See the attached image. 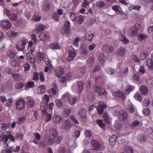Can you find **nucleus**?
<instances>
[{"instance_id":"f257e3e1","label":"nucleus","mask_w":153,"mask_h":153,"mask_svg":"<svg viewBox=\"0 0 153 153\" xmlns=\"http://www.w3.org/2000/svg\"><path fill=\"white\" fill-rule=\"evenodd\" d=\"M51 134L52 137L48 139H46L44 140L43 146H50L54 143V140L57 137L58 132L56 129H53L51 131Z\"/></svg>"},{"instance_id":"f03ea898","label":"nucleus","mask_w":153,"mask_h":153,"mask_svg":"<svg viewBox=\"0 0 153 153\" xmlns=\"http://www.w3.org/2000/svg\"><path fill=\"white\" fill-rule=\"evenodd\" d=\"M39 38L41 40L46 42L50 41V37L48 32H44L40 34Z\"/></svg>"},{"instance_id":"7ed1b4c3","label":"nucleus","mask_w":153,"mask_h":153,"mask_svg":"<svg viewBox=\"0 0 153 153\" xmlns=\"http://www.w3.org/2000/svg\"><path fill=\"white\" fill-rule=\"evenodd\" d=\"M25 102L24 99L21 98L18 100L16 102V109L18 110L23 109L25 106Z\"/></svg>"},{"instance_id":"20e7f679","label":"nucleus","mask_w":153,"mask_h":153,"mask_svg":"<svg viewBox=\"0 0 153 153\" xmlns=\"http://www.w3.org/2000/svg\"><path fill=\"white\" fill-rule=\"evenodd\" d=\"M27 43L26 41L25 40L20 41L17 43L16 48L18 51H22L25 49Z\"/></svg>"},{"instance_id":"39448f33","label":"nucleus","mask_w":153,"mask_h":153,"mask_svg":"<svg viewBox=\"0 0 153 153\" xmlns=\"http://www.w3.org/2000/svg\"><path fill=\"white\" fill-rule=\"evenodd\" d=\"M94 91L97 92L100 96L102 95H106L108 94V92L106 90L103 92V89L102 87L97 85H95L93 87Z\"/></svg>"},{"instance_id":"423d86ee","label":"nucleus","mask_w":153,"mask_h":153,"mask_svg":"<svg viewBox=\"0 0 153 153\" xmlns=\"http://www.w3.org/2000/svg\"><path fill=\"white\" fill-rule=\"evenodd\" d=\"M48 104L47 103L44 102V101H42L40 104V109L42 111V115L44 117L47 113V110L48 108Z\"/></svg>"},{"instance_id":"0eeeda50","label":"nucleus","mask_w":153,"mask_h":153,"mask_svg":"<svg viewBox=\"0 0 153 153\" xmlns=\"http://www.w3.org/2000/svg\"><path fill=\"white\" fill-rule=\"evenodd\" d=\"M1 26L3 29L7 30L11 27V24L9 20H4L1 21Z\"/></svg>"},{"instance_id":"6e6552de","label":"nucleus","mask_w":153,"mask_h":153,"mask_svg":"<svg viewBox=\"0 0 153 153\" xmlns=\"http://www.w3.org/2000/svg\"><path fill=\"white\" fill-rule=\"evenodd\" d=\"M127 113L124 110L120 111L119 114V119L121 121L125 120L127 117Z\"/></svg>"},{"instance_id":"1a4fd4ad","label":"nucleus","mask_w":153,"mask_h":153,"mask_svg":"<svg viewBox=\"0 0 153 153\" xmlns=\"http://www.w3.org/2000/svg\"><path fill=\"white\" fill-rule=\"evenodd\" d=\"M65 72L64 69L60 66L56 68L55 71L56 76L60 78L61 75H63Z\"/></svg>"},{"instance_id":"9d476101","label":"nucleus","mask_w":153,"mask_h":153,"mask_svg":"<svg viewBox=\"0 0 153 153\" xmlns=\"http://www.w3.org/2000/svg\"><path fill=\"white\" fill-rule=\"evenodd\" d=\"M114 47L112 46H108L106 44L103 45L102 47V50L104 52L108 53H112L114 51Z\"/></svg>"},{"instance_id":"9b49d317","label":"nucleus","mask_w":153,"mask_h":153,"mask_svg":"<svg viewBox=\"0 0 153 153\" xmlns=\"http://www.w3.org/2000/svg\"><path fill=\"white\" fill-rule=\"evenodd\" d=\"M51 7V4L48 1H45L42 4V8L43 10L45 12L49 10Z\"/></svg>"},{"instance_id":"f8f14e48","label":"nucleus","mask_w":153,"mask_h":153,"mask_svg":"<svg viewBox=\"0 0 153 153\" xmlns=\"http://www.w3.org/2000/svg\"><path fill=\"white\" fill-rule=\"evenodd\" d=\"M93 148L94 150L99 149L100 147L101 144L100 142L94 140H92L91 141Z\"/></svg>"},{"instance_id":"ddd939ff","label":"nucleus","mask_w":153,"mask_h":153,"mask_svg":"<svg viewBox=\"0 0 153 153\" xmlns=\"http://www.w3.org/2000/svg\"><path fill=\"white\" fill-rule=\"evenodd\" d=\"M10 124L8 123H2L1 124V127H0V131L2 134H4L6 130L9 127Z\"/></svg>"},{"instance_id":"4468645a","label":"nucleus","mask_w":153,"mask_h":153,"mask_svg":"<svg viewBox=\"0 0 153 153\" xmlns=\"http://www.w3.org/2000/svg\"><path fill=\"white\" fill-rule=\"evenodd\" d=\"M63 119V117L61 116L54 114L53 118V121L56 123H58Z\"/></svg>"},{"instance_id":"2eb2a0df","label":"nucleus","mask_w":153,"mask_h":153,"mask_svg":"<svg viewBox=\"0 0 153 153\" xmlns=\"http://www.w3.org/2000/svg\"><path fill=\"white\" fill-rule=\"evenodd\" d=\"M70 25L71 24L69 22H66L64 24L65 26L66 27V28L65 29V30L63 32L62 31H61V32L63 33H65L66 34L68 33L70 30Z\"/></svg>"},{"instance_id":"dca6fc26","label":"nucleus","mask_w":153,"mask_h":153,"mask_svg":"<svg viewBox=\"0 0 153 153\" xmlns=\"http://www.w3.org/2000/svg\"><path fill=\"white\" fill-rule=\"evenodd\" d=\"M94 36V34L91 32H88L86 33L85 35V39L88 41H91Z\"/></svg>"},{"instance_id":"f3484780","label":"nucleus","mask_w":153,"mask_h":153,"mask_svg":"<svg viewBox=\"0 0 153 153\" xmlns=\"http://www.w3.org/2000/svg\"><path fill=\"white\" fill-rule=\"evenodd\" d=\"M70 152L69 149H66L65 147L64 146L60 147L58 151V153H70Z\"/></svg>"},{"instance_id":"a211bd4d","label":"nucleus","mask_w":153,"mask_h":153,"mask_svg":"<svg viewBox=\"0 0 153 153\" xmlns=\"http://www.w3.org/2000/svg\"><path fill=\"white\" fill-rule=\"evenodd\" d=\"M76 55V53L74 51L70 50L69 52V56L68 60L70 61L73 60Z\"/></svg>"},{"instance_id":"6ab92c4d","label":"nucleus","mask_w":153,"mask_h":153,"mask_svg":"<svg viewBox=\"0 0 153 153\" xmlns=\"http://www.w3.org/2000/svg\"><path fill=\"white\" fill-rule=\"evenodd\" d=\"M106 105L104 104H101L99 105L97 108L98 112L99 114H101L104 111V109L106 107Z\"/></svg>"},{"instance_id":"aec40b11","label":"nucleus","mask_w":153,"mask_h":153,"mask_svg":"<svg viewBox=\"0 0 153 153\" xmlns=\"http://www.w3.org/2000/svg\"><path fill=\"white\" fill-rule=\"evenodd\" d=\"M117 140V137L114 135H113L109 138V142L111 143V145L113 146L115 144Z\"/></svg>"},{"instance_id":"412c9836","label":"nucleus","mask_w":153,"mask_h":153,"mask_svg":"<svg viewBox=\"0 0 153 153\" xmlns=\"http://www.w3.org/2000/svg\"><path fill=\"white\" fill-rule=\"evenodd\" d=\"M77 85L78 87V93L79 94H80L82 92L83 90L84 83L82 81H79L77 82Z\"/></svg>"},{"instance_id":"4be33fe9","label":"nucleus","mask_w":153,"mask_h":153,"mask_svg":"<svg viewBox=\"0 0 153 153\" xmlns=\"http://www.w3.org/2000/svg\"><path fill=\"white\" fill-rule=\"evenodd\" d=\"M138 29L135 26L132 27L130 32V35L134 36L137 35L138 33Z\"/></svg>"},{"instance_id":"5701e85b","label":"nucleus","mask_w":153,"mask_h":153,"mask_svg":"<svg viewBox=\"0 0 153 153\" xmlns=\"http://www.w3.org/2000/svg\"><path fill=\"white\" fill-rule=\"evenodd\" d=\"M119 40L122 41L124 44H127L129 42L128 40L126 39L125 36L123 34H120L119 36Z\"/></svg>"},{"instance_id":"b1692460","label":"nucleus","mask_w":153,"mask_h":153,"mask_svg":"<svg viewBox=\"0 0 153 153\" xmlns=\"http://www.w3.org/2000/svg\"><path fill=\"white\" fill-rule=\"evenodd\" d=\"M125 53V49L124 47H121L117 50V54L120 56H123Z\"/></svg>"},{"instance_id":"393cba45","label":"nucleus","mask_w":153,"mask_h":153,"mask_svg":"<svg viewBox=\"0 0 153 153\" xmlns=\"http://www.w3.org/2000/svg\"><path fill=\"white\" fill-rule=\"evenodd\" d=\"M105 56L104 54L102 52L100 54L98 61L100 62V65H102L104 62Z\"/></svg>"},{"instance_id":"a878e982","label":"nucleus","mask_w":153,"mask_h":153,"mask_svg":"<svg viewBox=\"0 0 153 153\" xmlns=\"http://www.w3.org/2000/svg\"><path fill=\"white\" fill-rule=\"evenodd\" d=\"M80 49L81 53L82 54L86 55L89 53V51L87 48L85 46H82L81 47Z\"/></svg>"},{"instance_id":"bb28decb","label":"nucleus","mask_w":153,"mask_h":153,"mask_svg":"<svg viewBox=\"0 0 153 153\" xmlns=\"http://www.w3.org/2000/svg\"><path fill=\"white\" fill-rule=\"evenodd\" d=\"M96 123L102 128L103 129L105 127V124L103 123L102 120L98 119L96 121Z\"/></svg>"},{"instance_id":"cd10ccee","label":"nucleus","mask_w":153,"mask_h":153,"mask_svg":"<svg viewBox=\"0 0 153 153\" xmlns=\"http://www.w3.org/2000/svg\"><path fill=\"white\" fill-rule=\"evenodd\" d=\"M80 117L82 119H85L86 117L87 112L85 109H82L79 112Z\"/></svg>"},{"instance_id":"c85d7f7f","label":"nucleus","mask_w":153,"mask_h":153,"mask_svg":"<svg viewBox=\"0 0 153 153\" xmlns=\"http://www.w3.org/2000/svg\"><path fill=\"white\" fill-rule=\"evenodd\" d=\"M140 90L141 93L143 95H146L148 93V88L145 86H141Z\"/></svg>"},{"instance_id":"c756f323","label":"nucleus","mask_w":153,"mask_h":153,"mask_svg":"<svg viewBox=\"0 0 153 153\" xmlns=\"http://www.w3.org/2000/svg\"><path fill=\"white\" fill-rule=\"evenodd\" d=\"M12 75L13 79L15 81H19L21 79V77L18 73H12Z\"/></svg>"},{"instance_id":"7c9ffc66","label":"nucleus","mask_w":153,"mask_h":153,"mask_svg":"<svg viewBox=\"0 0 153 153\" xmlns=\"http://www.w3.org/2000/svg\"><path fill=\"white\" fill-rule=\"evenodd\" d=\"M34 86L35 85L33 81H29L25 85V89H27L30 88H33Z\"/></svg>"},{"instance_id":"2f4dec72","label":"nucleus","mask_w":153,"mask_h":153,"mask_svg":"<svg viewBox=\"0 0 153 153\" xmlns=\"http://www.w3.org/2000/svg\"><path fill=\"white\" fill-rule=\"evenodd\" d=\"M50 47L53 49H60V46L56 42H53L50 45Z\"/></svg>"},{"instance_id":"473e14b6","label":"nucleus","mask_w":153,"mask_h":153,"mask_svg":"<svg viewBox=\"0 0 153 153\" xmlns=\"http://www.w3.org/2000/svg\"><path fill=\"white\" fill-rule=\"evenodd\" d=\"M83 17L81 16H79L76 17L75 22L78 24H81L83 22Z\"/></svg>"},{"instance_id":"72a5a7b5","label":"nucleus","mask_w":153,"mask_h":153,"mask_svg":"<svg viewBox=\"0 0 153 153\" xmlns=\"http://www.w3.org/2000/svg\"><path fill=\"white\" fill-rule=\"evenodd\" d=\"M7 55L8 57L10 58H13L16 56V53L10 50H8L7 52Z\"/></svg>"},{"instance_id":"f704fd0d","label":"nucleus","mask_w":153,"mask_h":153,"mask_svg":"<svg viewBox=\"0 0 153 153\" xmlns=\"http://www.w3.org/2000/svg\"><path fill=\"white\" fill-rule=\"evenodd\" d=\"M147 65L149 68L152 70H153V61L150 59H148L147 60Z\"/></svg>"},{"instance_id":"c9c22d12","label":"nucleus","mask_w":153,"mask_h":153,"mask_svg":"<svg viewBox=\"0 0 153 153\" xmlns=\"http://www.w3.org/2000/svg\"><path fill=\"white\" fill-rule=\"evenodd\" d=\"M76 100V98L75 97H70L69 100L68 102L71 105H74L75 104Z\"/></svg>"},{"instance_id":"e433bc0d","label":"nucleus","mask_w":153,"mask_h":153,"mask_svg":"<svg viewBox=\"0 0 153 153\" xmlns=\"http://www.w3.org/2000/svg\"><path fill=\"white\" fill-rule=\"evenodd\" d=\"M37 57L40 61H43L44 59V52H40L37 53Z\"/></svg>"},{"instance_id":"4c0bfd02","label":"nucleus","mask_w":153,"mask_h":153,"mask_svg":"<svg viewBox=\"0 0 153 153\" xmlns=\"http://www.w3.org/2000/svg\"><path fill=\"white\" fill-rule=\"evenodd\" d=\"M138 141L141 143H143L145 142L146 140L143 134H141L138 137Z\"/></svg>"},{"instance_id":"58836bf2","label":"nucleus","mask_w":153,"mask_h":153,"mask_svg":"<svg viewBox=\"0 0 153 153\" xmlns=\"http://www.w3.org/2000/svg\"><path fill=\"white\" fill-rule=\"evenodd\" d=\"M134 86L131 85L127 86L126 88V93L128 94L131 91L134 90Z\"/></svg>"},{"instance_id":"ea45409f","label":"nucleus","mask_w":153,"mask_h":153,"mask_svg":"<svg viewBox=\"0 0 153 153\" xmlns=\"http://www.w3.org/2000/svg\"><path fill=\"white\" fill-rule=\"evenodd\" d=\"M71 111V109L68 108H66L65 109L62 113V115L65 117H67L68 116Z\"/></svg>"},{"instance_id":"a19ab883","label":"nucleus","mask_w":153,"mask_h":153,"mask_svg":"<svg viewBox=\"0 0 153 153\" xmlns=\"http://www.w3.org/2000/svg\"><path fill=\"white\" fill-rule=\"evenodd\" d=\"M24 86V84L23 82H19L15 84V87L16 89H20L22 88Z\"/></svg>"},{"instance_id":"79ce46f5","label":"nucleus","mask_w":153,"mask_h":153,"mask_svg":"<svg viewBox=\"0 0 153 153\" xmlns=\"http://www.w3.org/2000/svg\"><path fill=\"white\" fill-rule=\"evenodd\" d=\"M105 2L102 1H99L97 2L96 6L97 7L100 8H102L105 7Z\"/></svg>"},{"instance_id":"37998d69","label":"nucleus","mask_w":153,"mask_h":153,"mask_svg":"<svg viewBox=\"0 0 153 153\" xmlns=\"http://www.w3.org/2000/svg\"><path fill=\"white\" fill-rule=\"evenodd\" d=\"M18 16L17 14L12 13L9 16V18L10 20L13 21H15L17 20V19Z\"/></svg>"},{"instance_id":"c03bdc74","label":"nucleus","mask_w":153,"mask_h":153,"mask_svg":"<svg viewBox=\"0 0 153 153\" xmlns=\"http://www.w3.org/2000/svg\"><path fill=\"white\" fill-rule=\"evenodd\" d=\"M148 38V36L143 34L142 33H140L137 36V39L140 41Z\"/></svg>"},{"instance_id":"a18cd8bd","label":"nucleus","mask_w":153,"mask_h":153,"mask_svg":"<svg viewBox=\"0 0 153 153\" xmlns=\"http://www.w3.org/2000/svg\"><path fill=\"white\" fill-rule=\"evenodd\" d=\"M103 117L104 120V121L105 123L109 124H111V121L108 114L106 113L104 114L103 116Z\"/></svg>"},{"instance_id":"49530a36","label":"nucleus","mask_w":153,"mask_h":153,"mask_svg":"<svg viewBox=\"0 0 153 153\" xmlns=\"http://www.w3.org/2000/svg\"><path fill=\"white\" fill-rule=\"evenodd\" d=\"M94 57H91L87 60V64L89 66L92 67L94 65Z\"/></svg>"},{"instance_id":"de8ad7c7","label":"nucleus","mask_w":153,"mask_h":153,"mask_svg":"<svg viewBox=\"0 0 153 153\" xmlns=\"http://www.w3.org/2000/svg\"><path fill=\"white\" fill-rule=\"evenodd\" d=\"M28 103L29 105L31 107H34L35 104L34 100L30 97H29L27 98Z\"/></svg>"},{"instance_id":"09e8293b","label":"nucleus","mask_w":153,"mask_h":153,"mask_svg":"<svg viewBox=\"0 0 153 153\" xmlns=\"http://www.w3.org/2000/svg\"><path fill=\"white\" fill-rule=\"evenodd\" d=\"M9 139L7 135L4 134L2 137V140L5 145H6L7 147H9L8 144L7 143Z\"/></svg>"},{"instance_id":"8fccbe9b","label":"nucleus","mask_w":153,"mask_h":153,"mask_svg":"<svg viewBox=\"0 0 153 153\" xmlns=\"http://www.w3.org/2000/svg\"><path fill=\"white\" fill-rule=\"evenodd\" d=\"M33 19L36 22L39 21L40 20L41 18L37 12L35 13L34 16L33 17Z\"/></svg>"},{"instance_id":"3c124183","label":"nucleus","mask_w":153,"mask_h":153,"mask_svg":"<svg viewBox=\"0 0 153 153\" xmlns=\"http://www.w3.org/2000/svg\"><path fill=\"white\" fill-rule=\"evenodd\" d=\"M115 95L116 96L119 97H121L123 100H124L125 99V97L123 94V92L120 91H119L115 92Z\"/></svg>"},{"instance_id":"603ef678","label":"nucleus","mask_w":153,"mask_h":153,"mask_svg":"<svg viewBox=\"0 0 153 153\" xmlns=\"http://www.w3.org/2000/svg\"><path fill=\"white\" fill-rule=\"evenodd\" d=\"M141 7L140 6L135 5H132L129 7V10H139Z\"/></svg>"},{"instance_id":"864d4df0","label":"nucleus","mask_w":153,"mask_h":153,"mask_svg":"<svg viewBox=\"0 0 153 153\" xmlns=\"http://www.w3.org/2000/svg\"><path fill=\"white\" fill-rule=\"evenodd\" d=\"M124 151L126 153H134L133 149L129 146L125 147Z\"/></svg>"},{"instance_id":"5fc2aeb1","label":"nucleus","mask_w":153,"mask_h":153,"mask_svg":"<svg viewBox=\"0 0 153 153\" xmlns=\"http://www.w3.org/2000/svg\"><path fill=\"white\" fill-rule=\"evenodd\" d=\"M105 71L107 74L110 75H113L115 73V70L110 68H107L106 69Z\"/></svg>"},{"instance_id":"6e6d98bb","label":"nucleus","mask_w":153,"mask_h":153,"mask_svg":"<svg viewBox=\"0 0 153 153\" xmlns=\"http://www.w3.org/2000/svg\"><path fill=\"white\" fill-rule=\"evenodd\" d=\"M25 120V117L23 116L19 118L17 120L16 122L18 124H21L24 122Z\"/></svg>"},{"instance_id":"4d7b16f0","label":"nucleus","mask_w":153,"mask_h":153,"mask_svg":"<svg viewBox=\"0 0 153 153\" xmlns=\"http://www.w3.org/2000/svg\"><path fill=\"white\" fill-rule=\"evenodd\" d=\"M147 53L143 52L141 53L139 56L140 59L142 60H144L147 57Z\"/></svg>"},{"instance_id":"13d9d810","label":"nucleus","mask_w":153,"mask_h":153,"mask_svg":"<svg viewBox=\"0 0 153 153\" xmlns=\"http://www.w3.org/2000/svg\"><path fill=\"white\" fill-rule=\"evenodd\" d=\"M17 32H15L13 31H10L8 32V35L11 37L16 36L18 35Z\"/></svg>"},{"instance_id":"bf43d9fd","label":"nucleus","mask_w":153,"mask_h":153,"mask_svg":"<svg viewBox=\"0 0 153 153\" xmlns=\"http://www.w3.org/2000/svg\"><path fill=\"white\" fill-rule=\"evenodd\" d=\"M150 109L148 108H146L143 110V113L145 116H147L149 115L150 113Z\"/></svg>"},{"instance_id":"052dcab7","label":"nucleus","mask_w":153,"mask_h":153,"mask_svg":"<svg viewBox=\"0 0 153 153\" xmlns=\"http://www.w3.org/2000/svg\"><path fill=\"white\" fill-rule=\"evenodd\" d=\"M37 31L40 32L44 30V26L42 24H40L36 28Z\"/></svg>"},{"instance_id":"680f3d73","label":"nucleus","mask_w":153,"mask_h":153,"mask_svg":"<svg viewBox=\"0 0 153 153\" xmlns=\"http://www.w3.org/2000/svg\"><path fill=\"white\" fill-rule=\"evenodd\" d=\"M85 72V69L84 68H82L79 70V71L77 73L79 77H82L83 76V74Z\"/></svg>"},{"instance_id":"e2e57ef3","label":"nucleus","mask_w":153,"mask_h":153,"mask_svg":"<svg viewBox=\"0 0 153 153\" xmlns=\"http://www.w3.org/2000/svg\"><path fill=\"white\" fill-rule=\"evenodd\" d=\"M64 126L65 128L67 129H69L71 127L70 122L68 120H66L64 122Z\"/></svg>"},{"instance_id":"0e129e2a","label":"nucleus","mask_w":153,"mask_h":153,"mask_svg":"<svg viewBox=\"0 0 153 153\" xmlns=\"http://www.w3.org/2000/svg\"><path fill=\"white\" fill-rule=\"evenodd\" d=\"M120 73L123 74H127L128 73V67H124L122 69H120Z\"/></svg>"},{"instance_id":"69168bd1","label":"nucleus","mask_w":153,"mask_h":153,"mask_svg":"<svg viewBox=\"0 0 153 153\" xmlns=\"http://www.w3.org/2000/svg\"><path fill=\"white\" fill-rule=\"evenodd\" d=\"M150 104V101L148 98L145 99L143 102V105L145 107L148 106Z\"/></svg>"},{"instance_id":"338daca9","label":"nucleus","mask_w":153,"mask_h":153,"mask_svg":"<svg viewBox=\"0 0 153 153\" xmlns=\"http://www.w3.org/2000/svg\"><path fill=\"white\" fill-rule=\"evenodd\" d=\"M39 93L42 94L44 93L45 91V89L44 85H41L39 88Z\"/></svg>"},{"instance_id":"774afa93","label":"nucleus","mask_w":153,"mask_h":153,"mask_svg":"<svg viewBox=\"0 0 153 153\" xmlns=\"http://www.w3.org/2000/svg\"><path fill=\"white\" fill-rule=\"evenodd\" d=\"M135 99L139 102H141L142 98L140 94L138 93H136L134 96Z\"/></svg>"}]
</instances>
